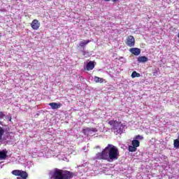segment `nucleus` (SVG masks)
I'll use <instances>...</instances> for the list:
<instances>
[{
  "label": "nucleus",
  "instance_id": "nucleus-1",
  "mask_svg": "<svg viewBox=\"0 0 179 179\" xmlns=\"http://www.w3.org/2000/svg\"><path fill=\"white\" fill-rule=\"evenodd\" d=\"M96 157L98 160L114 162V160H118V157H120V151L117 146L113 144H108L101 152H98L96 154Z\"/></svg>",
  "mask_w": 179,
  "mask_h": 179
},
{
  "label": "nucleus",
  "instance_id": "nucleus-2",
  "mask_svg": "<svg viewBox=\"0 0 179 179\" xmlns=\"http://www.w3.org/2000/svg\"><path fill=\"white\" fill-rule=\"evenodd\" d=\"M75 177V173L67 170L56 169L52 174L51 179H71Z\"/></svg>",
  "mask_w": 179,
  "mask_h": 179
},
{
  "label": "nucleus",
  "instance_id": "nucleus-3",
  "mask_svg": "<svg viewBox=\"0 0 179 179\" xmlns=\"http://www.w3.org/2000/svg\"><path fill=\"white\" fill-rule=\"evenodd\" d=\"M108 124L112 127V130L114 131L115 135L122 134L124 129H122V123H121V122H118L117 120H110L108 122Z\"/></svg>",
  "mask_w": 179,
  "mask_h": 179
},
{
  "label": "nucleus",
  "instance_id": "nucleus-4",
  "mask_svg": "<svg viewBox=\"0 0 179 179\" xmlns=\"http://www.w3.org/2000/svg\"><path fill=\"white\" fill-rule=\"evenodd\" d=\"M11 173L17 177V179H27L29 177L27 172L22 170H13Z\"/></svg>",
  "mask_w": 179,
  "mask_h": 179
},
{
  "label": "nucleus",
  "instance_id": "nucleus-5",
  "mask_svg": "<svg viewBox=\"0 0 179 179\" xmlns=\"http://www.w3.org/2000/svg\"><path fill=\"white\" fill-rule=\"evenodd\" d=\"M124 43L128 47H134L135 45V38L132 35H130L127 37Z\"/></svg>",
  "mask_w": 179,
  "mask_h": 179
},
{
  "label": "nucleus",
  "instance_id": "nucleus-6",
  "mask_svg": "<svg viewBox=\"0 0 179 179\" xmlns=\"http://www.w3.org/2000/svg\"><path fill=\"white\" fill-rule=\"evenodd\" d=\"M31 27L33 30H38V29H40V22H38V20H34L31 23Z\"/></svg>",
  "mask_w": 179,
  "mask_h": 179
},
{
  "label": "nucleus",
  "instance_id": "nucleus-7",
  "mask_svg": "<svg viewBox=\"0 0 179 179\" xmlns=\"http://www.w3.org/2000/svg\"><path fill=\"white\" fill-rule=\"evenodd\" d=\"M129 52L136 57L141 55V49L138 48H131L129 49Z\"/></svg>",
  "mask_w": 179,
  "mask_h": 179
},
{
  "label": "nucleus",
  "instance_id": "nucleus-8",
  "mask_svg": "<svg viewBox=\"0 0 179 179\" xmlns=\"http://www.w3.org/2000/svg\"><path fill=\"white\" fill-rule=\"evenodd\" d=\"M49 106L52 110H57V108H61V107H62V103L52 102L49 103Z\"/></svg>",
  "mask_w": 179,
  "mask_h": 179
},
{
  "label": "nucleus",
  "instance_id": "nucleus-9",
  "mask_svg": "<svg viewBox=\"0 0 179 179\" xmlns=\"http://www.w3.org/2000/svg\"><path fill=\"white\" fill-rule=\"evenodd\" d=\"M87 71H93L94 69V62L90 61L86 65Z\"/></svg>",
  "mask_w": 179,
  "mask_h": 179
},
{
  "label": "nucleus",
  "instance_id": "nucleus-10",
  "mask_svg": "<svg viewBox=\"0 0 179 179\" xmlns=\"http://www.w3.org/2000/svg\"><path fill=\"white\" fill-rule=\"evenodd\" d=\"M6 157H8V151L5 150L0 151V160H5Z\"/></svg>",
  "mask_w": 179,
  "mask_h": 179
},
{
  "label": "nucleus",
  "instance_id": "nucleus-11",
  "mask_svg": "<svg viewBox=\"0 0 179 179\" xmlns=\"http://www.w3.org/2000/svg\"><path fill=\"white\" fill-rule=\"evenodd\" d=\"M90 40H84L80 42L79 45L81 47V48H85L89 43H90Z\"/></svg>",
  "mask_w": 179,
  "mask_h": 179
},
{
  "label": "nucleus",
  "instance_id": "nucleus-12",
  "mask_svg": "<svg viewBox=\"0 0 179 179\" xmlns=\"http://www.w3.org/2000/svg\"><path fill=\"white\" fill-rule=\"evenodd\" d=\"M148 60L146 56H141L138 58V62H148Z\"/></svg>",
  "mask_w": 179,
  "mask_h": 179
},
{
  "label": "nucleus",
  "instance_id": "nucleus-13",
  "mask_svg": "<svg viewBox=\"0 0 179 179\" xmlns=\"http://www.w3.org/2000/svg\"><path fill=\"white\" fill-rule=\"evenodd\" d=\"M94 80L96 83H103L104 82V80L100 77L94 76Z\"/></svg>",
  "mask_w": 179,
  "mask_h": 179
},
{
  "label": "nucleus",
  "instance_id": "nucleus-14",
  "mask_svg": "<svg viewBox=\"0 0 179 179\" xmlns=\"http://www.w3.org/2000/svg\"><path fill=\"white\" fill-rule=\"evenodd\" d=\"M131 145L133 146H134V148H139V146L141 145V142H139V141L135 139L131 141Z\"/></svg>",
  "mask_w": 179,
  "mask_h": 179
},
{
  "label": "nucleus",
  "instance_id": "nucleus-15",
  "mask_svg": "<svg viewBox=\"0 0 179 179\" xmlns=\"http://www.w3.org/2000/svg\"><path fill=\"white\" fill-rule=\"evenodd\" d=\"M5 134V129L0 126V141H2V138Z\"/></svg>",
  "mask_w": 179,
  "mask_h": 179
},
{
  "label": "nucleus",
  "instance_id": "nucleus-16",
  "mask_svg": "<svg viewBox=\"0 0 179 179\" xmlns=\"http://www.w3.org/2000/svg\"><path fill=\"white\" fill-rule=\"evenodd\" d=\"M141 77V73L136 72V71H133L131 73V78L134 79V78H140Z\"/></svg>",
  "mask_w": 179,
  "mask_h": 179
},
{
  "label": "nucleus",
  "instance_id": "nucleus-17",
  "mask_svg": "<svg viewBox=\"0 0 179 179\" xmlns=\"http://www.w3.org/2000/svg\"><path fill=\"white\" fill-rule=\"evenodd\" d=\"M173 146L175 149H179V139H175L173 141Z\"/></svg>",
  "mask_w": 179,
  "mask_h": 179
},
{
  "label": "nucleus",
  "instance_id": "nucleus-18",
  "mask_svg": "<svg viewBox=\"0 0 179 179\" xmlns=\"http://www.w3.org/2000/svg\"><path fill=\"white\" fill-rule=\"evenodd\" d=\"M89 132H90V127H87L83 129V134H84V135H89Z\"/></svg>",
  "mask_w": 179,
  "mask_h": 179
},
{
  "label": "nucleus",
  "instance_id": "nucleus-19",
  "mask_svg": "<svg viewBox=\"0 0 179 179\" xmlns=\"http://www.w3.org/2000/svg\"><path fill=\"white\" fill-rule=\"evenodd\" d=\"M137 149L134 145L129 146V152H136Z\"/></svg>",
  "mask_w": 179,
  "mask_h": 179
},
{
  "label": "nucleus",
  "instance_id": "nucleus-20",
  "mask_svg": "<svg viewBox=\"0 0 179 179\" xmlns=\"http://www.w3.org/2000/svg\"><path fill=\"white\" fill-rule=\"evenodd\" d=\"M90 132H97V129L93 128V127H90Z\"/></svg>",
  "mask_w": 179,
  "mask_h": 179
},
{
  "label": "nucleus",
  "instance_id": "nucleus-21",
  "mask_svg": "<svg viewBox=\"0 0 179 179\" xmlns=\"http://www.w3.org/2000/svg\"><path fill=\"white\" fill-rule=\"evenodd\" d=\"M135 139H140L141 141H142V139H143V136H141V135H137L135 136Z\"/></svg>",
  "mask_w": 179,
  "mask_h": 179
},
{
  "label": "nucleus",
  "instance_id": "nucleus-22",
  "mask_svg": "<svg viewBox=\"0 0 179 179\" xmlns=\"http://www.w3.org/2000/svg\"><path fill=\"white\" fill-rule=\"evenodd\" d=\"M5 117V115L3 114V112L0 111V120H2Z\"/></svg>",
  "mask_w": 179,
  "mask_h": 179
},
{
  "label": "nucleus",
  "instance_id": "nucleus-23",
  "mask_svg": "<svg viewBox=\"0 0 179 179\" xmlns=\"http://www.w3.org/2000/svg\"><path fill=\"white\" fill-rule=\"evenodd\" d=\"M118 1H120V0H112V1L114 2V3H115V2H118Z\"/></svg>",
  "mask_w": 179,
  "mask_h": 179
},
{
  "label": "nucleus",
  "instance_id": "nucleus-24",
  "mask_svg": "<svg viewBox=\"0 0 179 179\" xmlns=\"http://www.w3.org/2000/svg\"><path fill=\"white\" fill-rule=\"evenodd\" d=\"M8 120H9V121H12V117H8Z\"/></svg>",
  "mask_w": 179,
  "mask_h": 179
},
{
  "label": "nucleus",
  "instance_id": "nucleus-25",
  "mask_svg": "<svg viewBox=\"0 0 179 179\" xmlns=\"http://www.w3.org/2000/svg\"><path fill=\"white\" fill-rule=\"evenodd\" d=\"M154 76L156 75V73H153Z\"/></svg>",
  "mask_w": 179,
  "mask_h": 179
},
{
  "label": "nucleus",
  "instance_id": "nucleus-26",
  "mask_svg": "<svg viewBox=\"0 0 179 179\" xmlns=\"http://www.w3.org/2000/svg\"><path fill=\"white\" fill-rule=\"evenodd\" d=\"M105 1H110V0H105Z\"/></svg>",
  "mask_w": 179,
  "mask_h": 179
}]
</instances>
